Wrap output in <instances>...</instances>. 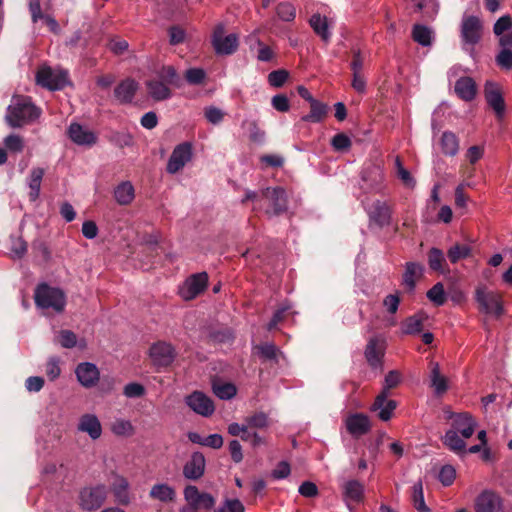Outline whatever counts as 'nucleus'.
<instances>
[{"label":"nucleus","instance_id":"f257e3e1","mask_svg":"<svg viewBox=\"0 0 512 512\" xmlns=\"http://www.w3.org/2000/svg\"><path fill=\"white\" fill-rule=\"evenodd\" d=\"M41 110L27 98H18L9 105L6 114L7 123L13 127H21L40 116Z\"/></svg>","mask_w":512,"mask_h":512},{"label":"nucleus","instance_id":"f03ea898","mask_svg":"<svg viewBox=\"0 0 512 512\" xmlns=\"http://www.w3.org/2000/svg\"><path fill=\"white\" fill-rule=\"evenodd\" d=\"M35 304L42 309H52L56 313L64 311L66 306L65 293L46 283L39 284L34 293Z\"/></svg>","mask_w":512,"mask_h":512},{"label":"nucleus","instance_id":"7ed1b4c3","mask_svg":"<svg viewBox=\"0 0 512 512\" xmlns=\"http://www.w3.org/2000/svg\"><path fill=\"white\" fill-rule=\"evenodd\" d=\"M475 300L480 312L499 319L504 314L501 296L489 291L486 286H478L475 290Z\"/></svg>","mask_w":512,"mask_h":512},{"label":"nucleus","instance_id":"20e7f679","mask_svg":"<svg viewBox=\"0 0 512 512\" xmlns=\"http://www.w3.org/2000/svg\"><path fill=\"white\" fill-rule=\"evenodd\" d=\"M36 83L50 91L62 90L68 83L66 70H54L49 66H41L36 73Z\"/></svg>","mask_w":512,"mask_h":512},{"label":"nucleus","instance_id":"39448f33","mask_svg":"<svg viewBox=\"0 0 512 512\" xmlns=\"http://www.w3.org/2000/svg\"><path fill=\"white\" fill-rule=\"evenodd\" d=\"M107 487L104 484L83 487L78 496L82 510L92 512L98 510L107 498Z\"/></svg>","mask_w":512,"mask_h":512},{"label":"nucleus","instance_id":"423d86ee","mask_svg":"<svg viewBox=\"0 0 512 512\" xmlns=\"http://www.w3.org/2000/svg\"><path fill=\"white\" fill-rule=\"evenodd\" d=\"M183 495L188 505L185 508L191 509L192 512L210 511L216 504V498L212 494L200 491L195 485H187L184 488Z\"/></svg>","mask_w":512,"mask_h":512},{"label":"nucleus","instance_id":"0eeeda50","mask_svg":"<svg viewBox=\"0 0 512 512\" xmlns=\"http://www.w3.org/2000/svg\"><path fill=\"white\" fill-rule=\"evenodd\" d=\"M261 199L268 202L265 209L269 217L279 216L288 209V200L285 190L282 187H267L261 190Z\"/></svg>","mask_w":512,"mask_h":512},{"label":"nucleus","instance_id":"6e6552de","mask_svg":"<svg viewBox=\"0 0 512 512\" xmlns=\"http://www.w3.org/2000/svg\"><path fill=\"white\" fill-rule=\"evenodd\" d=\"M208 279L209 277L206 272L192 274L179 287L180 297L185 301L195 299L206 290Z\"/></svg>","mask_w":512,"mask_h":512},{"label":"nucleus","instance_id":"1a4fd4ad","mask_svg":"<svg viewBox=\"0 0 512 512\" xmlns=\"http://www.w3.org/2000/svg\"><path fill=\"white\" fill-rule=\"evenodd\" d=\"M212 45L218 55H231L239 45L236 34L225 35V28L222 24L215 27L212 35Z\"/></svg>","mask_w":512,"mask_h":512},{"label":"nucleus","instance_id":"9d476101","mask_svg":"<svg viewBox=\"0 0 512 512\" xmlns=\"http://www.w3.org/2000/svg\"><path fill=\"white\" fill-rule=\"evenodd\" d=\"M149 355L153 365L162 368L168 367L174 362L176 351L170 343L158 341L150 347Z\"/></svg>","mask_w":512,"mask_h":512},{"label":"nucleus","instance_id":"9b49d317","mask_svg":"<svg viewBox=\"0 0 512 512\" xmlns=\"http://www.w3.org/2000/svg\"><path fill=\"white\" fill-rule=\"evenodd\" d=\"M483 25L477 16L463 18L461 24V38L465 45L474 46L482 38Z\"/></svg>","mask_w":512,"mask_h":512},{"label":"nucleus","instance_id":"f8f14e48","mask_svg":"<svg viewBox=\"0 0 512 512\" xmlns=\"http://www.w3.org/2000/svg\"><path fill=\"white\" fill-rule=\"evenodd\" d=\"M186 405L195 413L209 417L215 411L213 400L201 391H194L185 397Z\"/></svg>","mask_w":512,"mask_h":512},{"label":"nucleus","instance_id":"ddd939ff","mask_svg":"<svg viewBox=\"0 0 512 512\" xmlns=\"http://www.w3.org/2000/svg\"><path fill=\"white\" fill-rule=\"evenodd\" d=\"M192 158V144L183 142L177 145L168 160L167 172L175 174L179 172Z\"/></svg>","mask_w":512,"mask_h":512},{"label":"nucleus","instance_id":"4468645a","mask_svg":"<svg viewBox=\"0 0 512 512\" xmlns=\"http://www.w3.org/2000/svg\"><path fill=\"white\" fill-rule=\"evenodd\" d=\"M386 341L381 335L369 339L365 348V358L372 368H378L382 365L385 354Z\"/></svg>","mask_w":512,"mask_h":512},{"label":"nucleus","instance_id":"2eb2a0df","mask_svg":"<svg viewBox=\"0 0 512 512\" xmlns=\"http://www.w3.org/2000/svg\"><path fill=\"white\" fill-rule=\"evenodd\" d=\"M484 96L496 117L501 119L505 113V101L499 86L494 82L487 81L484 87Z\"/></svg>","mask_w":512,"mask_h":512},{"label":"nucleus","instance_id":"dca6fc26","mask_svg":"<svg viewBox=\"0 0 512 512\" xmlns=\"http://www.w3.org/2000/svg\"><path fill=\"white\" fill-rule=\"evenodd\" d=\"M206 459L202 452H193L183 466V476L192 481L199 480L205 473Z\"/></svg>","mask_w":512,"mask_h":512},{"label":"nucleus","instance_id":"f3484780","mask_svg":"<svg viewBox=\"0 0 512 512\" xmlns=\"http://www.w3.org/2000/svg\"><path fill=\"white\" fill-rule=\"evenodd\" d=\"M78 381L85 388L94 387L99 381L100 372L97 366L90 362H83L77 365L75 370Z\"/></svg>","mask_w":512,"mask_h":512},{"label":"nucleus","instance_id":"a211bd4d","mask_svg":"<svg viewBox=\"0 0 512 512\" xmlns=\"http://www.w3.org/2000/svg\"><path fill=\"white\" fill-rule=\"evenodd\" d=\"M67 135L72 142L79 146H92L97 141V136L91 130L84 128L78 123H71Z\"/></svg>","mask_w":512,"mask_h":512},{"label":"nucleus","instance_id":"6ab92c4d","mask_svg":"<svg viewBox=\"0 0 512 512\" xmlns=\"http://www.w3.org/2000/svg\"><path fill=\"white\" fill-rule=\"evenodd\" d=\"M110 490L115 502L121 506H128L131 503L128 480L120 475H115L110 484Z\"/></svg>","mask_w":512,"mask_h":512},{"label":"nucleus","instance_id":"aec40b11","mask_svg":"<svg viewBox=\"0 0 512 512\" xmlns=\"http://www.w3.org/2000/svg\"><path fill=\"white\" fill-rule=\"evenodd\" d=\"M139 84L132 78H126L122 80L114 89V96L120 104L131 103Z\"/></svg>","mask_w":512,"mask_h":512},{"label":"nucleus","instance_id":"412c9836","mask_svg":"<svg viewBox=\"0 0 512 512\" xmlns=\"http://www.w3.org/2000/svg\"><path fill=\"white\" fill-rule=\"evenodd\" d=\"M386 391H381L372 405V410L379 411L378 417L382 421H388L392 417L393 411L397 407V402L395 400H389Z\"/></svg>","mask_w":512,"mask_h":512},{"label":"nucleus","instance_id":"4be33fe9","mask_svg":"<svg viewBox=\"0 0 512 512\" xmlns=\"http://www.w3.org/2000/svg\"><path fill=\"white\" fill-rule=\"evenodd\" d=\"M346 428L354 437L365 435L370 430L369 418L361 413L353 414L347 418Z\"/></svg>","mask_w":512,"mask_h":512},{"label":"nucleus","instance_id":"5701e85b","mask_svg":"<svg viewBox=\"0 0 512 512\" xmlns=\"http://www.w3.org/2000/svg\"><path fill=\"white\" fill-rule=\"evenodd\" d=\"M391 214V208L385 202L377 200L373 203L369 216L371 221L382 228L390 224Z\"/></svg>","mask_w":512,"mask_h":512},{"label":"nucleus","instance_id":"b1692460","mask_svg":"<svg viewBox=\"0 0 512 512\" xmlns=\"http://www.w3.org/2000/svg\"><path fill=\"white\" fill-rule=\"evenodd\" d=\"M78 430L86 432L91 439L96 440L102 434V426L97 418L93 414H84L81 416L78 423Z\"/></svg>","mask_w":512,"mask_h":512},{"label":"nucleus","instance_id":"393cba45","mask_svg":"<svg viewBox=\"0 0 512 512\" xmlns=\"http://www.w3.org/2000/svg\"><path fill=\"white\" fill-rule=\"evenodd\" d=\"M424 272V266L417 262H407L405 272L403 274L402 284L409 291H413L416 287L417 279L421 278Z\"/></svg>","mask_w":512,"mask_h":512},{"label":"nucleus","instance_id":"a878e982","mask_svg":"<svg viewBox=\"0 0 512 512\" xmlns=\"http://www.w3.org/2000/svg\"><path fill=\"white\" fill-rule=\"evenodd\" d=\"M455 92L466 102L472 101L477 93L475 81L471 77H461L455 83Z\"/></svg>","mask_w":512,"mask_h":512},{"label":"nucleus","instance_id":"bb28decb","mask_svg":"<svg viewBox=\"0 0 512 512\" xmlns=\"http://www.w3.org/2000/svg\"><path fill=\"white\" fill-rule=\"evenodd\" d=\"M499 507V497L490 491H484L481 493L478 496L475 505L476 512H498Z\"/></svg>","mask_w":512,"mask_h":512},{"label":"nucleus","instance_id":"cd10ccee","mask_svg":"<svg viewBox=\"0 0 512 512\" xmlns=\"http://www.w3.org/2000/svg\"><path fill=\"white\" fill-rule=\"evenodd\" d=\"M211 386L213 393L221 400H230L237 394L236 386L220 377L212 378Z\"/></svg>","mask_w":512,"mask_h":512},{"label":"nucleus","instance_id":"c85d7f7f","mask_svg":"<svg viewBox=\"0 0 512 512\" xmlns=\"http://www.w3.org/2000/svg\"><path fill=\"white\" fill-rule=\"evenodd\" d=\"M309 104L310 112L307 115L302 116L301 121L311 123L322 122L328 114V105L317 99H314Z\"/></svg>","mask_w":512,"mask_h":512},{"label":"nucleus","instance_id":"c756f323","mask_svg":"<svg viewBox=\"0 0 512 512\" xmlns=\"http://www.w3.org/2000/svg\"><path fill=\"white\" fill-rule=\"evenodd\" d=\"M146 87L148 94L156 101L169 99L172 95L168 84L162 80H149L146 82Z\"/></svg>","mask_w":512,"mask_h":512},{"label":"nucleus","instance_id":"7c9ffc66","mask_svg":"<svg viewBox=\"0 0 512 512\" xmlns=\"http://www.w3.org/2000/svg\"><path fill=\"white\" fill-rule=\"evenodd\" d=\"M428 319L425 313H418L408 317L402 323V332L406 335H415L422 332L424 322Z\"/></svg>","mask_w":512,"mask_h":512},{"label":"nucleus","instance_id":"2f4dec72","mask_svg":"<svg viewBox=\"0 0 512 512\" xmlns=\"http://www.w3.org/2000/svg\"><path fill=\"white\" fill-rule=\"evenodd\" d=\"M362 181L365 183L362 186L363 189L368 192H379L382 186L383 175L378 168H374L363 173Z\"/></svg>","mask_w":512,"mask_h":512},{"label":"nucleus","instance_id":"473e14b6","mask_svg":"<svg viewBox=\"0 0 512 512\" xmlns=\"http://www.w3.org/2000/svg\"><path fill=\"white\" fill-rule=\"evenodd\" d=\"M149 497L164 503H168L174 501L176 492L175 489L168 484H155L150 489Z\"/></svg>","mask_w":512,"mask_h":512},{"label":"nucleus","instance_id":"72a5a7b5","mask_svg":"<svg viewBox=\"0 0 512 512\" xmlns=\"http://www.w3.org/2000/svg\"><path fill=\"white\" fill-rule=\"evenodd\" d=\"M208 338L214 344H230L233 342L235 336L231 328L220 326L210 328Z\"/></svg>","mask_w":512,"mask_h":512},{"label":"nucleus","instance_id":"f704fd0d","mask_svg":"<svg viewBox=\"0 0 512 512\" xmlns=\"http://www.w3.org/2000/svg\"><path fill=\"white\" fill-rule=\"evenodd\" d=\"M309 24L314 32L321 37L325 42H328L331 38V33L328 29L327 18L316 13L313 14L309 20Z\"/></svg>","mask_w":512,"mask_h":512},{"label":"nucleus","instance_id":"c9c22d12","mask_svg":"<svg viewBox=\"0 0 512 512\" xmlns=\"http://www.w3.org/2000/svg\"><path fill=\"white\" fill-rule=\"evenodd\" d=\"M440 145L442 152L447 156H455L458 153L459 140L453 132H444L440 139Z\"/></svg>","mask_w":512,"mask_h":512},{"label":"nucleus","instance_id":"e433bc0d","mask_svg":"<svg viewBox=\"0 0 512 512\" xmlns=\"http://www.w3.org/2000/svg\"><path fill=\"white\" fill-rule=\"evenodd\" d=\"M430 380L431 387L434 388V392L436 395L440 396L448 390L447 378L440 373L438 363L433 364Z\"/></svg>","mask_w":512,"mask_h":512},{"label":"nucleus","instance_id":"4c0bfd02","mask_svg":"<svg viewBox=\"0 0 512 512\" xmlns=\"http://www.w3.org/2000/svg\"><path fill=\"white\" fill-rule=\"evenodd\" d=\"M114 197L120 205H128L134 199V187L128 181L122 182L115 188Z\"/></svg>","mask_w":512,"mask_h":512},{"label":"nucleus","instance_id":"58836bf2","mask_svg":"<svg viewBox=\"0 0 512 512\" xmlns=\"http://www.w3.org/2000/svg\"><path fill=\"white\" fill-rule=\"evenodd\" d=\"M444 444L457 454L466 452V443L455 430H448L443 438Z\"/></svg>","mask_w":512,"mask_h":512},{"label":"nucleus","instance_id":"ea45409f","mask_svg":"<svg viewBox=\"0 0 512 512\" xmlns=\"http://www.w3.org/2000/svg\"><path fill=\"white\" fill-rule=\"evenodd\" d=\"M428 265L431 270L444 273L447 270L444 268L446 266V259L444 257V253L439 248L433 247L428 251Z\"/></svg>","mask_w":512,"mask_h":512},{"label":"nucleus","instance_id":"a19ab883","mask_svg":"<svg viewBox=\"0 0 512 512\" xmlns=\"http://www.w3.org/2000/svg\"><path fill=\"white\" fill-rule=\"evenodd\" d=\"M160 80L168 85L180 87L182 85V78L172 65H164L157 72Z\"/></svg>","mask_w":512,"mask_h":512},{"label":"nucleus","instance_id":"79ce46f5","mask_svg":"<svg viewBox=\"0 0 512 512\" xmlns=\"http://www.w3.org/2000/svg\"><path fill=\"white\" fill-rule=\"evenodd\" d=\"M363 485L357 480H350L344 485L345 497L355 503H359L363 500Z\"/></svg>","mask_w":512,"mask_h":512},{"label":"nucleus","instance_id":"37998d69","mask_svg":"<svg viewBox=\"0 0 512 512\" xmlns=\"http://www.w3.org/2000/svg\"><path fill=\"white\" fill-rule=\"evenodd\" d=\"M44 175V170L42 168H33L30 173V181H29V199L30 201H35L40 194V187L42 178Z\"/></svg>","mask_w":512,"mask_h":512},{"label":"nucleus","instance_id":"c03bdc74","mask_svg":"<svg viewBox=\"0 0 512 512\" xmlns=\"http://www.w3.org/2000/svg\"><path fill=\"white\" fill-rule=\"evenodd\" d=\"M431 33V30L427 26L415 24L412 29V38L422 46H429L432 42Z\"/></svg>","mask_w":512,"mask_h":512},{"label":"nucleus","instance_id":"a18cd8bd","mask_svg":"<svg viewBox=\"0 0 512 512\" xmlns=\"http://www.w3.org/2000/svg\"><path fill=\"white\" fill-rule=\"evenodd\" d=\"M471 247L468 245L455 244L449 248L447 256L451 263L455 264L460 259H465L471 255Z\"/></svg>","mask_w":512,"mask_h":512},{"label":"nucleus","instance_id":"49530a36","mask_svg":"<svg viewBox=\"0 0 512 512\" xmlns=\"http://www.w3.org/2000/svg\"><path fill=\"white\" fill-rule=\"evenodd\" d=\"M427 298L436 306H442L446 302V293L444 285L441 282L436 283L427 291Z\"/></svg>","mask_w":512,"mask_h":512},{"label":"nucleus","instance_id":"de8ad7c7","mask_svg":"<svg viewBox=\"0 0 512 512\" xmlns=\"http://www.w3.org/2000/svg\"><path fill=\"white\" fill-rule=\"evenodd\" d=\"M412 501L415 509L419 512L428 511V507L424 501L423 486L420 481L413 485Z\"/></svg>","mask_w":512,"mask_h":512},{"label":"nucleus","instance_id":"09e8293b","mask_svg":"<svg viewBox=\"0 0 512 512\" xmlns=\"http://www.w3.org/2000/svg\"><path fill=\"white\" fill-rule=\"evenodd\" d=\"M395 166L396 174L402 183L408 188H413L416 184L415 179L412 177L411 173L404 168L400 157H396Z\"/></svg>","mask_w":512,"mask_h":512},{"label":"nucleus","instance_id":"8fccbe9b","mask_svg":"<svg viewBox=\"0 0 512 512\" xmlns=\"http://www.w3.org/2000/svg\"><path fill=\"white\" fill-rule=\"evenodd\" d=\"M276 13L279 19L286 22H291L296 17V9L289 2H281L276 7Z\"/></svg>","mask_w":512,"mask_h":512},{"label":"nucleus","instance_id":"3c124183","mask_svg":"<svg viewBox=\"0 0 512 512\" xmlns=\"http://www.w3.org/2000/svg\"><path fill=\"white\" fill-rule=\"evenodd\" d=\"M184 77L190 85H201L206 79V72L202 68H189L185 71Z\"/></svg>","mask_w":512,"mask_h":512},{"label":"nucleus","instance_id":"603ef678","mask_svg":"<svg viewBox=\"0 0 512 512\" xmlns=\"http://www.w3.org/2000/svg\"><path fill=\"white\" fill-rule=\"evenodd\" d=\"M256 349L258 351L259 356L263 360H265V361L270 360V361L277 362L279 350L274 344L264 343V344L258 345L256 347Z\"/></svg>","mask_w":512,"mask_h":512},{"label":"nucleus","instance_id":"864d4df0","mask_svg":"<svg viewBox=\"0 0 512 512\" xmlns=\"http://www.w3.org/2000/svg\"><path fill=\"white\" fill-rule=\"evenodd\" d=\"M331 145L335 151L343 152L350 149L352 141L345 133H338L331 139Z\"/></svg>","mask_w":512,"mask_h":512},{"label":"nucleus","instance_id":"5fc2aeb1","mask_svg":"<svg viewBox=\"0 0 512 512\" xmlns=\"http://www.w3.org/2000/svg\"><path fill=\"white\" fill-rule=\"evenodd\" d=\"M289 77V72L285 69L274 70L268 75V82L271 86L280 88Z\"/></svg>","mask_w":512,"mask_h":512},{"label":"nucleus","instance_id":"6e6d98bb","mask_svg":"<svg viewBox=\"0 0 512 512\" xmlns=\"http://www.w3.org/2000/svg\"><path fill=\"white\" fill-rule=\"evenodd\" d=\"M4 144L7 150L11 152H22L24 149L23 138L16 134H10L4 139Z\"/></svg>","mask_w":512,"mask_h":512},{"label":"nucleus","instance_id":"4d7b16f0","mask_svg":"<svg viewBox=\"0 0 512 512\" xmlns=\"http://www.w3.org/2000/svg\"><path fill=\"white\" fill-rule=\"evenodd\" d=\"M58 342L63 348H73L77 344L76 334L70 330H61L59 332Z\"/></svg>","mask_w":512,"mask_h":512},{"label":"nucleus","instance_id":"13d9d810","mask_svg":"<svg viewBox=\"0 0 512 512\" xmlns=\"http://www.w3.org/2000/svg\"><path fill=\"white\" fill-rule=\"evenodd\" d=\"M112 432L119 436L131 435L133 433V426L127 420L118 419L112 425Z\"/></svg>","mask_w":512,"mask_h":512},{"label":"nucleus","instance_id":"bf43d9fd","mask_svg":"<svg viewBox=\"0 0 512 512\" xmlns=\"http://www.w3.org/2000/svg\"><path fill=\"white\" fill-rule=\"evenodd\" d=\"M246 423L249 428H265L268 425V417L265 413L259 412L246 418Z\"/></svg>","mask_w":512,"mask_h":512},{"label":"nucleus","instance_id":"052dcab7","mask_svg":"<svg viewBox=\"0 0 512 512\" xmlns=\"http://www.w3.org/2000/svg\"><path fill=\"white\" fill-rule=\"evenodd\" d=\"M512 28V17L510 15L501 16L494 24L493 32L495 35L500 36L505 31Z\"/></svg>","mask_w":512,"mask_h":512},{"label":"nucleus","instance_id":"680f3d73","mask_svg":"<svg viewBox=\"0 0 512 512\" xmlns=\"http://www.w3.org/2000/svg\"><path fill=\"white\" fill-rule=\"evenodd\" d=\"M272 107L278 112H288L290 110V102L285 94H277L271 99Z\"/></svg>","mask_w":512,"mask_h":512},{"label":"nucleus","instance_id":"e2e57ef3","mask_svg":"<svg viewBox=\"0 0 512 512\" xmlns=\"http://www.w3.org/2000/svg\"><path fill=\"white\" fill-rule=\"evenodd\" d=\"M496 63L502 69H512V51L508 48L502 49L496 56Z\"/></svg>","mask_w":512,"mask_h":512},{"label":"nucleus","instance_id":"0e129e2a","mask_svg":"<svg viewBox=\"0 0 512 512\" xmlns=\"http://www.w3.org/2000/svg\"><path fill=\"white\" fill-rule=\"evenodd\" d=\"M123 394L128 398H139L145 394V388L136 382L128 383L124 387Z\"/></svg>","mask_w":512,"mask_h":512},{"label":"nucleus","instance_id":"69168bd1","mask_svg":"<svg viewBox=\"0 0 512 512\" xmlns=\"http://www.w3.org/2000/svg\"><path fill=\"white\" fill-rule=\"evenodd\" d=\"M470 423H476L472 415L468 412L458 413L457 416H455L454 421L452 422L453 430L456 432L460 429L464 428L465 426H468Z\"/></svg>","mask_w":512,"mask_h":512},{"label":"nucleus","instance_id":"338daca9","mask_svg":"<svg viewBox=\"0 0 512 512\" xmlns=\"http://www.w3.org/2000/svg\"><path fill=\"white\" fill-rule=\"evenodd\" d=\"M258 54L257 59L261 62H270L274 59L275 53L271 47L264 44L261 40L257 41Z\"/></svg>","mask_w":512,"mask_h":512},{"label":"nucleus","instance_id":"774afa93","mask_svg":"<svg viewBox=\"0 0 512 512\" xmlns=\"http://www.w3.org/2000/svg\"><path fill=\"white\" fill-rule=\"evenodd\" d=\"M455 475H456L455 469L450 465H445L441 468V470L439 472V481L444 486H449L453 483V481L455 479Z\"/></svg>","mask_w":512,"mask_h":512}]
</instances>
